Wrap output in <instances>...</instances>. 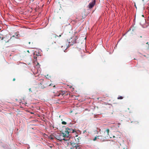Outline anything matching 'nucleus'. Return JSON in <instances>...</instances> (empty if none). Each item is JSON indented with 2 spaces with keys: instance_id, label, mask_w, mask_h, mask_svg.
<instances>
[{
  "instance_id": "nucleus-13",
  "label": "nucleus",
  "mask_w": 149,
  "mask_h": 149,
  "mask_svg": "<svg viewBox=\"0 0 149 149\" xmlns=\"http://www.w3.org/2000/svg\"><path fill=\"white\" fill-rule=\"evenodd\" d=\"M68 120H69L70 121V123H68L69 124H71V121H72V120H71L70 119H68Z\"/></svg>"
},
{
  "instance_id": "nucleus-2",
  "label": "nucleus",
  "mask_w": 149,
  "mask_h": 149,
  "mask_svg": "<svg viewBox=\"0 0 149 149\" xmlns=\"http://www.w3.org/2000/svg\"><path fill=\"white\" fill-rule=\"evenodd\" d=\"M70 136L71 134H70L69 137H65V139L63 140L64 143L68 146H70V144L71 143L72 141L70 139V138L71 137V136Z\"/></svg>"
},
{
  "instance_id": "nucleus-12",
  "label": "nucleus",
  "mask_w": 149,
  "mask_h": 149,
  "mask_svg": "<svg viewBox=\"0 0 149 149\" xmlns=\"http://www.w3.org/2000/svg\"><path fill=\"white\" fill-rule=\"evenodd\" d=\"M123 99V97L122 96H120L118 98V99Z\"/></svg>"
},
{
  "instance_id": "nucleus-22",
  "label": "nucleus",
  "mask_w": 149,
  "mask_h": 149,
  "mask_svg": "<svg viewBox=\"0 0 149 149\" xmlns=\"http://www.w3.org/2000/svg\"><path fill=\"white\" fill-rule=\"evenodd\" d=\"M63 47V46H62L61 47Z\"/></svg>"
},
{
  "instance_id": "nucleus-24",
  "label": "nucleus",
  "mask_w": 149,
  "mask_h": 149,
  "mask_svg": "<svg viewBox=\"0 0 149 149\" xmlns=\"http://www.w3.org/2000/svg\"><path fill=\"white\" fill-rule=\"evenodd\" d=\"M69 43H70V42H68Z\"/></svg>"
},
{
  "instance_id": "nucleus-19",
  "label": "nucleus",
  "mask_w": 149,
  "mask_h": 149,
  "mask_svg": "<svg viewBox=\"0 0 149 149\" xmlns=\"http://www.w3.org/2000/svg\"><path fill=\"white\" fill-rule=\"evenodd\" d=\"M120 123H118V125H120Z\"/></svg>"
},
{
  "instance_id": "nucleus-9",
  "label": "nucleus",
  "mask_w": 149,
  "mask_h": 149,
  "mask_svg": "<svg viewBox=\"0 0 149 149\" xmlns=\"http://www.w3.org/2000/svg\"><path fill=\"white\" fill-rule=\"evenodd\" d=\"M63 33H61V35H60L59 36H58L57 35H56L55 34H53L54 36V37L55 38H56V37H60L62 35Z\"/></svg>"
},
{
  "instance_id": "nucleus-17",
  "label": "nucleus",
  "mask_w": 149,
  "mask_h": 149,
  "mask_svg": "<svg viewBox=\"0 0 149 149\" xmlns=\"http://www.w3.org/2000/svg\"><path fill=\"white\" fill-rule=\"evenodd\" d=\"M30 148V146H29L27 148L29 149V148Z\"/></svg>"
},
{
  "instance_id": "nucleus-8",
  "label": "nucleus",
  "mask_w": 149,
  "mask_h": 149,
  "mask_svg": "<svg viewBox=\"0 0 149 149\" xmlns=\"http://www.w3.org/2000/svg\"><path fill=\"white\" fill-rule=\"evenodd\" d=\"M101 136H95L94 137V138L93 139V140L94 141H95L96 140H97V139H100V137Z\"/></svg>"
},
{
  "instance_id": "nucleus-3",
  "label": "nucleus",
  "mask_w": 149,
  "mask_h": 149,
  "mask_svg": "<svg viewBox=\"0 0 149 149\" xmlns=\"http://www.w3.org/2000/svg\"><path fill=\"white\" fill-rule=\"evenodd\" d=\"M70 146L71 147V149H78L80 145L73 143L72 141L71 143L70 144Z\"/></svg>"
},
{
  "instance_id": "nucleus-4",
  "label": "nucleus",
  "mask_w": 149,
  "mask_h": 149,
  "mask_svg": "<svg viewBox=\"0 0 149 149\" xmlns=\"http://www.w3.org/2000/svg\"><path fill=\"white\" fill-rule=\"evenodd\" d=\"M95 0H93L89 4L88 6L89 8L90 9L92 8L95 5Z\"/></svg>"
},
{
  "instance_id": "nucleus-26",
  "label": "nucleus",
  "mask_w": 149,
  "mask_h": 149,
  "mask_svg": "<svg viewBox=\"0 0 149 149\" xmlns=\"http://www.w3.org/2000/svg\"><path fill=\"white\" fill-rule=\"evenodd\" d=\"M1 38V37H0V38Z\"/></svg>"
},
{
  "instance_id": "nucleus-11",
  "label": "nucleus",
  "mask_w": 149,
  "mask_h": 149,
  "mask_svg": "<svg viewBox=\"0 0 149 149\" xmlns=\"http://www.w3.org/2000/svg\"><path fill=\"white\" fill-rule=\"evenodd\" d=\"M67 123L65 121H63L62 122V124H63V125L66 124H67Z\"/></svg>"
},
{
  "instance_id": "nucleus-10",
  "label": "nucleus",
  "mask_w": 149,
  "mask_h": 149,
  "mask_svg": "<svg viewBox=\"0 0 149 149\" xmlns=\"http://www.w3.org/2000/svg\"><path fill=\"white\" fill-rule=\"evenodd\" d=\"M75 40H74L73 42H72V44H70V45H73L74 44V43H76V39H75Z\"/></svg>"
},
{
  "instance_id": "nucleus-14",
  "label": "nucleus",
  "mask_w": 149,
  "mask_h": 149,
  "mask_svg": "<svg viewBox=\"0 0 149 149\" xmlns=\"http://www.w3.org/2000/svg\"><path fill=\"white\" fill-rule=\"evenodd\" d=\"M50 86H53V87H55V85H54L53 84H50L49 85Z\"/></svg>"
},
{
  "instance_id": "nucleus-21",
  "label": "nucleus",
  "mask_w": 149,
  "mask_h": 149,
  "mask_svg": "<svg viewBox=\"0 0 149 149\" xmlns=\"http://www.w3.org/2000/svg\"><path fill=\"white\" fill-rule=\"evenodd\" d=\"M51 139H53V138L52 137V138H51Z\"/></svg>"
},
{
  "instance_id": "nucleus-1",
  "label": "nucleus",
  "mask_w": 149,
  "mask_h": 149,
  "mask_svg": "<svg viewBox=\"0 0 149 149\" xmlns=\"http://www.w3.org/2000/svg\"><path fill=\"white\" fill-rule=\"evenodd\" d=\"M76 133V131L72 128L68 127L66 129L64 133H57L55 134V138L60 141L65 139V137H69L71 133Z\"/></svg>"
},
{
  "instance_id": "nucleus-20",
  "label": "nucleus",
  "mask_w": 149,
  "mask_h": 149,
  "mask_svg": "<svg viewBox=\"0 0 149 149\" xmlns=\"http://www.w3.org/2000/svg\"><path fill=\"white\" fill-rule=\"evenodd\" d=\"M31 88H29V90L30 91H31Z\"/></svg>"
},
{
  "instance_id": "nucleus-15",
  "label": "nucleus",
  "mask_w": 149,
  "mask_h": 149,
  "mask_svg": "<svg viewBox=\"0 0 149 149\" xmlns=\"http://www.w3.org/2000/svg\"><path fill=\"white\" fill-rule=\"evenodd\" d=\"M69 47V45H68V46L67 47V48H66V49L64 51L65 52H66V49L68 48V47Z\"/></svg>"
},
{
  "instance_id": "nucleus-5",
  "label": "nucleus",
  "mask_w": 149,
  "mask_h": 149,
  "mask_svg": "<svg viewBox=\"0 0 149 149\" xmlns=\"http://www.w3.org/2000/svg\"><path fill=\"white\" fill-rule=\"evenodd\" d=\"M109 129H107L104 131V136L105 137H108L109 136Z\"/></svg>"
},
{
  "instance_id": "nucleus-6",
  "label": "nucleus",
  "mask_w": 149,
  "mask_h": 149,
  "mask_svg": "<svg viewBox=\"0 0 149 149\" xmlns=\"http://www.w3.org/2000/svg\"><path fill=\"white\" fill-rule=\"evenodd\" d=\"M64 94L63 93H60L59 92L58 93H57L56 94L54 95L56 96H63V95Z\"/></svg>"
},
{
  "instance_id": "nucleus-16",
  "label": "nucleus",
  "mask_w": 149,
  "mask_h": 149,
  "mask_svg": "<svg viewBox=\"0 0 149 149\" xmlns=\"http://www.w3.org/2000/svg\"><path fill=\"white\" fill-rule=\"evenodd\" d=\"M11 38L9 40H7L6 42H9V41L11 39Z\"/></svg>"
},
{
  "instance_id": "nucleus-25",
  "label": "nucleus",
  "mask_w": 149,
  "mask_h": 149,
  "mask_svg": "<svg viewBox=\"0 0 149 149\" xmlns=\"http://www.w3.org/2000/svg\"><path fill=\"white\" fill-rule=\"evenodd\" d=\"M142 1H143L144 0H142Z\"/></svg>"
},
{
  "instance_id": "nucleus-7",
  "label": "nucleus",
  "mask_w": 149,
  "mask_h": 149,
  "mask_svg": "<svg viewBox=\"0 0 149 149\" xmlns=\"http://www.w3.org/2000/svg\"><path fill=\"white\" fill-rule=\"evenodd\" d=\"M12 37H14L16 38H18L19 37L18 32H16L15 34V35H13L12 36Z\"/></svg>"
},
{
  "instance_id": "nucleus-18",
  "label": "nucleus",
  "mask_w": 149,
  "mask_h": 149,
  "mask_svg": "<svg viewBox=\"0 0 149 149\" xmlns=\"http://www.w3.org/2000/svg\"><path fill=\"white\" fill-rule=\"evenodd\" d=\"M15 78H14L13 79V81H15Z\"/></svg>"
},
{
  "instance_id": "nucleus-23",
  "label": "nucleus",
  "mask_w": 149,
  "mask_h": 149,
  "mask_svg": "<svg viewBox=\"0 0 149 149\" xmlns=\"http://www.w3.org/2000/svg\"><path fill=\"white\" fill-rule=\"evenodd\" d=\"M30 42H29V44H30Z\"/></svg>"
}]
</instances>
